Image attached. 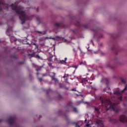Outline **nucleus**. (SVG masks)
Returning a JSON list of instances; mask_svg holds the SVG:
<instances>
[{"instance_id":"1","label":"nucleus","mask_w":127,"mask_h":127,"mask_svg":"<svg viewBox=\"0 0 127 127\" xmlns=\"http://www.w3.org/2000/svg\"><path fill=\"white\" fill-rule=\"evenodd\" d=\"M12 9L16 10V13L19 14V18L22 21L21 24H23L24 21H25L26 19H28V17L25 14V12L23 11V9L22 8H20V7H15L14 8L13 7H12Z\"/></svg>"},{"instance_id":"2","label":"nucleus","mask_w":127,"mask_h":127,"mask_svg":"<svg viewBox=\"0 0 127 127\" xmlns=\"http://www.w3.org/2000/svg\"><path fill=\"white\" fill-rule=\"evenodd\" d=\"M127 86L122 91H121L119 88H117L114 94H112L111 92H110L109 94L111 95L112 98H118L120 101H122V96H121L122 94H123L125 91H127Z\"/></svg>"},{"instance_id":"3","label":"nucleus","mask_w":127,"mask_h":127,"mask_svg":"<svg viewBox=\"0 0 127 127\" xmlns=\"http://www.w3.org/2000/svg\"><path fill=\"white\" fill-rule=\"evenodd\" d=\"M106 107L107 108V111L109 110H111L112 111H114L115 113H118L119 109H118V106L116 104H112L111 101L107 100L106 101Z\"/></svg>"},{"instance_id":"4","label":"nucleus","mask_w":127,"mask_h":127,"mask_svg":"<svg viewBox=\"0 0 127 127\" xmlns=\"http://www.w3.org/2000/svg\"><path fill=\"white\" fill-rule=\"evenodd\" d=\"M95 126L97 127H104V124H103V121L100 120L95 124Z\"/></svg>"},{"instance_id":"5","label":"nucleus","mask_w":127,"mask_h":127,"mask_svg":"<svg viewBox=\"0 0 127 127\" xmlns=\"http://www.w3.org/2000/svg\"><path fill=\"white\" fill-rule=\"evenodd\" d=\"M120 122H127V117L124 115H122L120 117Z\"/></svg>"},{"instance_id":"6","label":"nucleus","mask_w":127,"mask_h":127,"mask_svg":"<svg viewBox=\"0 0 127 127\" xmlns=\"http://www.w3.org/2000/svg\"><path fill=\"white\" fill-rule=\"evenodd\" d=\"M48 38H49V39H53V40H57V39H61V38H60V36H56V38H51V37H50V38H48V37H44V39L45 40H46V39H48Z\"/></svg>"},{"instance_id":"7","label":"nucleus","mask_w":127,"mask_h":127,"mask_svg":"<svg viewBox=\"0 0 127 127\" xmlns=\"http://www.w3.org/2000/svg\"><path fill=\"white\" fill-rule=\"evenodd\" d=\"M90 123H92V121H89L88 123L86 124L84 127H95V126H94L93 123H92V124H90Z\"/></svg>"},{"instance_id":"8","label":"nucleus","mask_w":127,"mask_h":127,"mask_svg":"<svg viewBox=\"0 0 127 127\" xmlns=\"http://www.w3.org/2000/svg\"><path fill=\"white\" fill-rule=\"evenodd\" d=\"M81 83H82V85H83V86H85V84H88L89 82H88V80H87V78H82Z\"/></svg>"},{"instance_id":"9","label":"nucleus","mask_w":127,"mask_h":127,"mask_svg":"<svg viewBox=\"0 0 127 127\" xmlns=\"http://www.w3.org/2000/svg\"><path fill=\"white\" fill-rule=\"evenodd\" d=\"M28 56H30V57H35V58H38V59H40V56H39V55H38L34 56L33 54H29Z\"/></svg>"},{"instance_id":"10","label":"nucleus","mask_w":127,"mask_h":127,"mask_svg":"<svg viewBox=\"0 0 127 127\" xmlns=\"http://www.w3.org/2000/svg\"><path fill=\"white\" fill-rule=\"evenodd\" d=\"M66 61H67V58H65L64 60L60 61V63H62V64H64L65 65H66V64H67V62H66Z\"/></svg>"},{"instance_id":"11","label":"nucleus","mask_w":127,"mask_h":127,"mask_svg":"<svg viewBox=\"0 0 127 127\" xmlns=\"http://www.w3.org/2000/svg\"><path fill=\"white\" fill-rule=\"evenodd\" d=\"M10 40L11 42H12L13 41H16V38H15L14 36L10 37Z\"/></svg>"},{"instance_id":"12","label":"nucleus","mask_w":127,"mask_h":127,"mask_svg":"<svg viewBox=\"0 0 127 127\" xmlns=\"http://www.w3.org/2000/svg\"><path fill=\"white\" fill-rule=\"evenodd\" d=\"M53 80H54L55 81V82L56 83V84L59 83V80H58V79H57V78H56L55 77H53Z\"/></svg>"},{"instance_id":"13","label":"nucleus","mask_w":127,"mask_h":127,"mask_svg":"<svg viewBox=\"0 0 127 127\" xmlns=\"http://www.w3.org/2000/svg\"><path fill=\"white\" fill-rule=\"evenodd\" d=\"M37 32L39 33V34H43L44 35L46 34V32L42 33L41 31H37Z\"/></svg>"},{"instance_id":"14","label":"nucleus","mask_w":127,"mask_h":127,"mask_svg":"<svg viewBox=\"0 0 127 127\" xmlns=\"http://www.w3.org/2000/svg\"><path fill=\"white\" fill-rule=\"evenodd\" d=\"M79 65H86V63H84L83 62H81L79 63Z\"/></svg>"},{"instance_id":"15","label":"nucleus","mask_w":127,"mask_h":127,"mask_svg":"<svg viewBox=\"0 0 127 127\" xmlns=\"http://www.w3.org/2000/svg\"><path fill=\"white\" fill-rule=\"evenodd\" d=\"M48 65L49 67H51V68H53V66H52V64H51V63H49Z\"/></svg>"},{"instance_id":"16","label":"nucleus","mask_w":127,"mask_h":127,"mask_svg":"<svg viewBox=\"0 0 127 127\" xmlns=\"http://www.w3.org/2000/svg\"><path fill=\"white\" fill-rule=\"evenodd\" d=\"M41 68H42V66H40L38 69H36L37 72H38V71H40L41 70Z\"/></svg>"},{"instance_id":"17","label":"nucleus","mask_w":127,"mask_h":127,"mask_svg":"<svg viewBox=\"0 0 127 127\" xmlns=\"http://www.w3.org/2000/svg\"><path fill=\"white\" fill-rule=\"evenodd\" d=\"M107 89L111 90V89H110V88L107 87V88L104 89V92H107Z\"/></svg>"},{"instance_id":"18","label":"nucleus","mask_w":127,"mask_h":127,"mask_svg":"<svg viewBox=\"0 0 127 127\" xmlns=\"http://www.w3.org/2000/svg\"><path fill=\"white\" fill-rule=\"evenodd\" d=\"M73 112L77 113V109H76V108H73Z\"/></svg>"},{"instance_id":"19","label":"nucleus","mask_w":127,"mask_h":127,"mask_svg":"<svg viewBox=\"0 0 127 127\" xmlns=\"http://www.w3.org/2000/svg\"><path fill=\"white\" fill-rule=\"evenodd\" d=\"M62 39H63L64 42H67V40L65 39V38H63Z\"/></svg>"},{"instance_id":"20","label":"nucleus","mask_w":127,"mask_h":127,"mask_svg":"<svg viewBox=\"0 0 127 127\" xmlns=\"http://www.w3.org/2000/svg\"><path fill=\"white\" fill-rule=\"evenodd\" d=\"M49 61H52V58H49L48 59Z\"/></svg>"},{"instance_id":"21","label":"nucleus","mask_w":127,"mask_h":127,"mask_svg":"<svg viewBox=\"0 0 127 127\" xmlns=\"http://www.w3.org/2000/svg\"><path fill=\"white\" fill-rule=\"evenodd\" d=\"M78 65H75L74 66H73V68H75V69H77V68H78Z\"/></svg>"},{"instance_id":"22","label":"nucleus","mask_w":127,"mask_h":127,"mask_svg":"<svg viewBox=\"0 0 127 127\" xmlns=\"http://www.w3.org/2000/svg\"><path fill=\"white\" fill-rule=\"evenodd\" d=\"M121 81L122 83H123V84H125V80H124V79H122Z\"/></svg>"},{"instance_id":"23","label":"nucleus","mask_w":127,"mask_h":127,"mask_svg":"<svg viewBox=\"0 0 127 127\" xmlns=\"http://www.w3.org/2000/svg\"><path fill=\"white\" fill-rule=\"evenodd\" d=\"M75 127H80V126L78 125V124H75Z\"/></svg>"},{"instance_id":"24","label":"nucleus","mask_w":127,"mask_h":127,"mask_svg":"<svg viewBox=\"0 0 127 127\" xmlns=\"http://www.w3.org/2000/svg\"><path fill=\"white\" fill-rule=\"evenodd\" d=\"M63 78H66V73L64 74V76L63 77Z\"/></svg>"},{"instance_id":"25","label":"nucleus","mask_w":127,"mask_h":127,"mask_svg":"<svg viewBox=\"0 0 127 127\" xmlns=\"http://www.w3.org/2000/svg\"><path fill=\"white\" fill-rule=\"evenodd\" d=\"M60 24L59 23L56 24V26H59Z\"/></svg>"},{"instance_id":"26","label":"nucleus","mask_w":127,"mask_h":127,"mask_svg":"<svg viewBox=\"0 0 127 127\" xmlns=\"http://www.w3.org/2000/svg\"><path fill=\"white\" fill-rule=\"evenodd\" d=\"M39 80L40 81V82H41V81H42V78H39Z\"/></svg>"},{"instance_id":"27","label":"nucleus","mask_w":127,"mask_h":127,"mask_svg":"<svg viewBox=\"0 0 127 127\" xmlns=\"http://www.w3.org/2000/svg\"><path fill=\"white\" fill-rule=\"evenodd\" d=\"M107 80V79H103L101 80L102 83H103V82H104V80Z\"/></svg>"},{"instance_id":"28","label":"nucleus","mask_w":127,"mask_h":127,"mask_svg":"<svg viewBox=\"0 0 127 127\" xmlns=\"http://www.w3.org/2000/svg\"><path fill=\"white\" fill-rule=\"evenodd\" d=\"M69 75L66 74V77H69Z\"/></svg>"},{"instance_id":"29","label":"nucleus","mask_w":127,"mask_h":127,"mask_svg":"<svg viewBox=\"0 0 127 127\" xmlns=\"http://www.w3.org/2000/svg\"><path fill=\"white\" fill-rule=\"evenodd\" d=\"M71 91H76V89H71Z\"/></svg>"},{"instance_id":"30","label":"nucleus","mask_w":127,"mask_h":127,"mask_svg":"<svg viewBox=\"0 0 127 127\" xmlns=\"http://www.w3.org/2000/svg\"><path fill=\"white\" fill-rule=\"evenodd\" d=\"M91 42L92 43V44H93V46L95 45V44H94V43L93 42V41L91 40Z\"/></svg>"},{"instance_id":"31","label":"nucleus","mask_w":127,"mask_h":127,"mask_svg":"<svg viewBox=\"0 0 127 127\" xmlns=\"http://www.w3.org/2000/svg\"><path fill=\"white\" fill-rule=\"evenodd\" d=\"M53 74H54V76H55L56 75L55 72H53Z\"/></svg>"},{"instance_id":"32","label":"nucleus","mask_w":127,"mask_h":127,"mask_svg":"<svg viewBox=\"0 0 127 127\" xmlns=\"http://www.w3.org/2000/svg\"><path fill=\"white\" fill-rule=\"evenodd\" d=\"M33 66H34V67L35 66V64H33Z\"/></svg>"},{"instance_id":"33","label":"nucleus","mask_w":127,"mask_h":127,"mask_svg":"<svg viewBox=\"0 0 127 127\" xmlns=\"http://www.w3.org/2000/svg\"><path fill=\"white\" fill-rule=\"evenodd\" d=\"M8 29H7V30H6V33H7L8 32Z\"/></svg>"},{"instance_id":"34","label":"nucleus","mask_w":127,"mask_h":127,"mask_svg":"<svg viewBox=\"0 0 127 127\" xmlns=\"http://www.w3.org/2000/svg\"><path fill=\"white\" fill-rule=\"evenodd\" d=\"M73 51H74V52H76V50H75V49H73Z\"/></svg>"},{"instance_id":"35","label":"nucleus","mask_w":127,"mask_h":127,"mask_svg":"<svg viewBox=\"0 0 127 127\" xmlns=\"http://www.w3.org/2000/svg\"><path fill=\"white\" fill-rule=\"evenodd\" d=\"M43 77H44V76H46V74H43Z\"/></svg>"},{"instance_id":"36","label":"nucleus","mask_w":127,"mask_h":127,"mask_svg":"<svg viewBox=\"0 0 127 127\" xmlns=\"http://www.w3.org/2000/svg\"><path fill=\"white\" fill-rule=\"evenodd\" d=\"M73 74H75V70L73 71Z\"/></svg>"},{"instance_id":"37","label":"nucleus","mask_w":127,"mask_h":127,"mask_svg":"<svg viewBox=\"0 0 127 127\" xmlns=\"http://www.w3.org/2000/svg\"><path fill=\"white\" fill-rule=\"evenodd\" d=\"M70 77H72V74L69 75Z\"/></svg>"},{"instance_id":"38","label":"nucleus","mask_w":127,"mask_h":127,"mask_svg":"<svg viewBox=\"0 0 127 127\" xmlns=\"http://www.w3.org/2000/svg\"><path fill=\"white\" fill-rule=\"evenodd\" d=\"M38 74H39L38 73H37V76H38Z\"/></svg>"},{"instance_id":"39","label":"nucleus","mask_w":127,"mask_h":127,"mask_svg":"<svg viewBox=\"0 0 127 127\" xmlns=\"http://www.w3.org/2000/svg\"><path fill=\"white\" fill-rule=\"evenodd\" d=\"M102 104H103V101H102Z\"/></svg>"},{"instance_id":"40","label":"nucleus","mask_w":127,"mask_h":127,"mask_svg":"<svg viewBox=\"0 0 127 127\" xmlns=\"http://www.w3.org/2000/svg\"><path fill=\"white\" fill-rule=\"evenodd\" d=\"M74 78H76V76H74Z\"/></svg>"},{"instance_id":"41","label":"nucleus","mask_w":127,"mask_h":127,"mask_svg":"<svg viewBox=\"0 0 127 127\" xmlns=\"http://www.w3.org/2000/svg\"><path fill=\"white\" fill-rule=\"evenodd\" d=\"M87 75H89V74L87 73Z\"/></svg>"},{"instance_id":"42","label":"nucleus","mask_w":127,"mask_h":127,"mask_svg":"<svg viewBox=\"0 0 127 127\" xmlns=\"http://www.w3.org/2000/svg\"><path fill=\"white\" fill-rule=\"evenodd\" d=\"M86 121H87L86 120H85V122H86Z\"/></svg>"},{"instance_id":"43","label":"nucleus","mask_w":127,"mask_h":127,"mask_svg":"<svg viewBox=\"0 0 127 127\" xmlns=\"http://www.w3.org/2000/svg\"><path fill=\"white\" fill-rule=\"evenodd\" d=\"M90 84H92V82H90Z\"/></svg>"},{"instance_id":"44","label":"nucleus","mask_w":127,"mask_h":127,"mask_svg":"<svg viewBox=\"0 0 127 127\" xmlns=\"http://www.w3.org/2000/svg\"><path fill=\"white\" fill-rule=\"evenodd\" d=\"M80 51H81V49H80Z\"/></svg>"}]
</instances>
